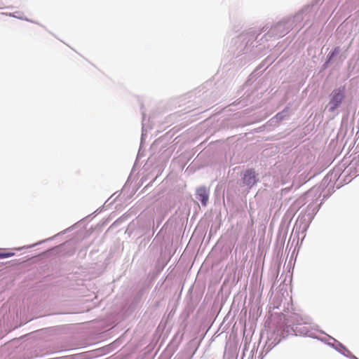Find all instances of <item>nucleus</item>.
<instances>
[{
	"instance_id": "f03ea898",
	"label": "nucleus",
	"mask_w": 359,
	"mask_h": 359,
	"mask_svg": "<svg viewBox=\"0 0 359 359\" xmlns=\"http://www.w3.org/2000/svg\"><path fill=\"white\" fill-rule=\"evenodd\" d=\"M242 180L243 185L250 189L258 182V174L252 168L247 169L243 173Z\"/></svg>"
},
{
	"instance_id": "39448f33",
	"label": "nucleus",
	"mask_w": 359,
	"mask_h": 359,
	"mask_svg": "<svg viewBox=\"0 0 359 359\" xmlns=\"http://www.w3.org/2000/svg\"><path fill=\"white\" fill-rule=\"evenodd\" d=\"M304 324H306V325H310L311 324V322H310V320H309V319L308 318H305V320L304 321Z\"/></svg>"
},
{
	"instance_id": "7ed1b4c3",
	"label": "nucleus",
	"mask_w": 359,
	"mask_h": 359,
	"mask_svg": "<svg viewBox=\"0 0 359 359\" xmlns=\"http://www.w3.org/2000/svg\"><path fill=\"white\" fill-rule=\"evenodd\" d=\"M196 198L201 201L203 205H206L208 201V191L207 189L204 187L197 189Z\"/></svg>"
},
{
	"instance_id": "20e7f679",
	"label": "nucleus",
	"mask_w": 359,
	"mask_h": 359,
	"mask_svg": "<svg viewBox=\"0 0 359 359\" xmlns=\"http://www.w3.org/2000/svg\"><path fill=\"white\" fill-rule=\"evenodd\" d=\"M14 255L13 252H0V259L9 257Z\"/></svg>"
},
{
	"instance_id": "f257e3e1",
	"label": "nucleus",
	"mask_w": 359,
	"mask_h": 359,
	"mask_svg": "<svg viewBox=\"0 0 359 359\" xmlns=\"http://www.w3.org/2000/svg\"><path fill=\"white\" fill-rule=\"evenodd\" d=\"M346 97L345 86H340L334 89L330 94V99L328 103L329 111H334L343 102Z\"/></svg>"
}]
</instances>
